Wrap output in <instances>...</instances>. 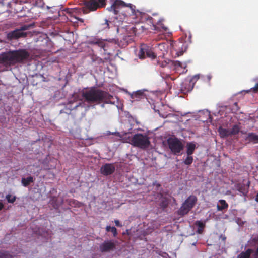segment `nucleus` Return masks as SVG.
<instances>
[{"instance_id": "obj_1", "label": "nucleus", "mask_w": 258, "mask_h": 258, "mask_svg": "<svg viewBox=\"0 0 258 258\" xmlns=\"http://www.w3.org/2000/svg\"><path fill=\"white\" fill-rule=\"evenodd\" d=\"M30 53L25 49L9 50L0 54V64L7 68L23 63L30 57Z\"/></svg>"}, {"instance_id": "obj_2", "label": "nucleus", "mask_w": 258, "mask_h": 258, "mask_svg": "<svg viewBox=\"0 0 258 258\" xmlns=\"http://www.w3.org/2000/svg\"><path fill=\"white\" fill-rule=\"evenodd\" d=\"M82 96L85 101L89 104L112 103L111 99L113 98V96L112 95L108 92L95 87L83 91Z\"/></svg>"}, {"instance_id": "obj_3", "label": "nucleus", "mask_w": 258, "mask_h": 258, "mask_svg": "<svg viewBox=\"0 0 258 258\" xmlns=\"http://www.w3.org/2000/svg\"><path fill=\"white\" fill-rule=\"evenodd\" d=\"M130 143L133 146L142 149H146L150 145V141L148 136L141 133L136 134L131 137Z\"/></svg>"}, {"instance_id": "obj_4", "label": "nucleus", "mask_w": 258, "mask_h": 258, "mask_svg": "<svg viewBox=\"0 0 258 258\" xmlns=\"http://www.w3.org/2000/svg\"><path fill=\"white\" fill-rule=\"evenodd\" d=\"M34 24L24 25L20 29H16L15 30L10 31L7 35V38L9 40L18 39L20 38H24L27 36L28 32L24 31L28 30L30 28L33 27Z\"/></svg>"}, {"instance_id": "obj_5", "label": "nucleus", "mask_w": 258, "mask_h": 258, "mask_svg": "<svg viewBox=\"0 0 258 258\" xmlns=\"http://www.w3.org/2000/svg\"><path fill=\"white\" fill-rule=\"evenodd\" d=\"M197 198L194 195H190L183 202L178 211V213L181 216L187 214L189 211L195 206L197 202Z\"/></svg>"}, {"instance_id": "obj_6", "label": "nucleus", "mask_w": 258, "mask_h": 258, "mask_svg": "<svg viewBox=\"0 0 258 258\" xmlns=\"http://www.w3.org/2000/svg\"><path fill=\"white\" fill-rule=\"evenodd\" d=\"M167 143L169 149L175 155H179L183 150L184 146L180 140L177 138H169Z\"/></svg>"}, {"instance_id": "obj_7", "label": "nucleus", "mask_w": 258, "mask_h": 258, "mask_svg": "<svg viewBox=\"0 0 258 258\" xmlns=\"http://www.w3.org/2000/svg\"><path fill=\"white\" fill-rule=\"evenodd\" d=\"M138 56L141 59H144L146 57L154 59L156 58V55L153 52L151 47L146 44H143L140 46Z\"/></svg>"}, {"instance_id": "obj_8", "label": "nucleus", "mask_w": 258, "mask_h": 258, "mask_svg": "<svg viewBox=\"0 0 258 258\" xmlns=\"http://www.w3.org/2000/svg\"><path fill=\"white\" fill-rule=\"evenodd\" d=\"M106 0H84V5L90 11H95L98 8L106 6Z\"/></svg>"}, {"instance_id": "obj_9", "label": "nucleus", "mask_w": 258, "mask_h": 258, "mask_svg": "<svg viewBox=\"0 0 258 258\" xmlns=\"http://www.w3.org/2000/svg\"><path fill=\"white\" fill-rule=\"evenodd\" d=\"M116 248L115 242L112 240L105 241L99 246V250L102 252H109Z\"/></svg>"}, {"instance_id": "obj_10", "label": "nucleus", "mask_w": 258, "mask_h": 258, "mask_svg": "<svg viewBox=\"0 0 258 258\" xmlns=\"http://www.w3.org/2000/svg\"><path fill=\"white\" fill-rule=\"evenodd\" d=\"M115 170V166L113 163H106L100 168L101 173L105 176L112 174Z\"/></svg>"}, {"instance_id": "obj_11", "label": "nucleus", "mask_w": 258, "mask_h": 258, "mask_svg": "<svg viewBox=\"0 0 258 258\" xmlns=\"http://www.w3.org/2000/svg\"><path fill=\"white\" fill-rule=\"evenodd\" d=\"M199 79V76L196 75L194 76L190 80L189 82H185L183 84L182 88V90L185 92L191 91L194 87V85L197 80Z\"/></svg>"}, {"instance_id": "obj_12", "label": "nucleus", "mask_w": 258, "mask_h": 258, "mask_svg": "<svg viewBox=\"0 0 258 258\" xmlns=\"http://www.w3.org/2000/svg\"><path fill=\"white\" fill-rule=\"evenodd\" d=\"M245 141L248 143H258V135L253 133H249L245 137Z\"/></svg>"}, {"instance_id": "obj_13", "label": "nucleus", "mask_w": 258, "mask_h": 258, "mask_svg": "<svg viewBox=\"0 0 258 258\" xmlns=\"http://www.w3.org/2000/svg\"><path fill=\"white\" fill-rule=\"evenodd\" d=\"M186 148V153L187 155H192L196 149V144L194 142L187 143Z\"/></svg>"}, {"instance_id": "obj_14", "label": "nucleus", "mask_w": 258, "mask_h": 258, "mask_svg": "<svg viewBox=\"0 0 258 258\" xmlns=\"http://www.w3.org/2000/svg\"><path fill=\"white\" fill-rule=\"evenodd\" d=\"M113 5L115 8V9L119 11V9L129 6L131 8V4H129L128 5H126V4L122 1L121 0H116L113 2Z\"/></svg>"}, {"instance_id": "obj_15", "label": "nucleus", "mask_w": 258, "mask_h": 258, "mask_svg": "<svg viewBox=\"0 0 258 258\" xmlns=\"http://www.w3.org/2000/svg\"><path fill=\"white\" fill-rule=\"evenodd\" d=\"M145 95L142 91L138 90L131 95V98L135 100H139L144 98Z\"/></svg>"}, {"instance_id": "obj_16", "label": "nucleus", "mask_w": 258, "mask_h": 258, "mask_svg": "<svg viewBox=\"0 0 258 258\" xmlns=\"http://www.w3.org/2000/svg\"><path fill=\"white\" fill-rule=\"evenodd\" d=\"M218 132L221 138H225L230 136L229 130L224 128L220 126L218 128Z\"/></svg>"}, {"instance_id": "obj_17", "label": "nucleus", "mask_w": 258, "mask_h": 258, "mask_svg": "<svg viewBox=\"0 0 258 258\" xmlns=\"http://www.w3.org/2000/svg\"><path fill=\"white\" fill-rule=\"evenodd\" d=\"M219 203L220 205H217V209L218 211H221L223 210H226L228 208V204L224 200H220Z\"/></svg>"}, {"instance_id": "obj_18", "label": "nucleus", "mask_w": 258, "mask_h": 258, "mask_svg": "<svg viewBox=\"0 0 258 258\" xmlns=\"http://www.w3.org/2000/svg\"><path fill=\"white\" fill-rule=\"evenodd\" d=\"M253 252L252 249L248 248L245 252H241L238 256L237 258H250V255Z\"/></svg>"}, {"instance_id": "obj_19", "label": "nucleus", "mask_w": 258, "mask_h": 258, "mask_svg": "<svg viewBox=\"0 0 258 258\" xmlns=\"http://www.w3.org/2000/svg\"><path fill=\"white\" fill-rule=\"evenodd\" d=\"M33 178L31 176H29L26 178H22L21 180L23 185L25 187L29 186L30 184V183H33Z\"/></svg>"}, {"instance_id": "obj_20", "label": "nucleus", "mask_w": 258, "mask_h": 258, "mask_svg": "<svg viewBox=\"0 0 258 258\" xmlns=\"http://www.w3.org/2000/svg\"><path fill=\"white\" fill-rule=\"evenodd\" d=\"M195 225L198 227V230H197V233L199 234H201L203 231V229L205 226V223H204L203 222L201 221H197L195 222Z\"/></svg>"}, {"instance_id": "obj_21", "label": "nucleus", "mask_w": 258, "mask_h": 258, "mask_svg": "<svg viewBox=\"0 0 258 258\" xmlns=\"http://www.w3.org/2000/svg\"><path fill=\"white\" fill-rule=\"evenodd\" d=\"M105 230L107 232H111L113 237H116L117 236L118 233L117 229L115 227H111L110 226H107L105 228Z\"/></svg>"}, {"instance_id": "obj_22", "label": "nucleus", "mask_w": 258, "mask_h": 258, "mask_svg": "<svg viewBox=\"0 0 258 258\" xmlns=\"http://www.w3.org/2000/svg\"><path fill=\"white\" fill-rule=\"evenodd\" d=\"M239 132V127L237 125L233 126L231 130H229V133L230 136L235 135L237 134Z\"/></svg>"}, {"instance_id": "obj_23", "label": "nucleus", "mask_w": 258, "mask_h": 258, "mask_svg": "<svg viewBox=\"0 0 258 258\" xmlns=\"http://www.w3.org/2000/svg\"><path fill=\"white\" fill-rule=\"evenodd\" d=\"M168 200L166 198H162L160 203V206L163 209L166 208L168 205Z\"/></svg>"}, {"instance_id": "obj_24", "label": "nucleus", "mask_w": 258, "mask_h": 258, "mask_svg": "<svg viewBox=\"0 0 258 258\" xmlns=\"http://www.w3.org/2000/svg\"><path fill=\"white\" fill-rule=\"evenodd\" d=\"M194 161V158L192 155H187L186 158L183 161L184 164L186 165H190Z\"/></svg>"}, {"instance_id": "obj_25", "label": "nucleus", "mask_w": 258, "mask_h": 258, "mask_svg": "<svg viewBox=\"0 0 258 258\" xmlns=\"http://www.w3.org/2000/svg\"><path fill=\"white\" fill-rule=\"evenodd\" d=\"M95 45H98L99 47L105 50V43L103 40L99 39H96V43Z\"/></svg>"}, {"instance_id": "obj_26", "label": "nucleus", "mask_w": 258, "mask_h": 258, "mask_svg": "<svg viewBox=\"0 0 258 258\" xmlns=\"http://www.w3.org/2000/svg\"><path fill=\"white\" fill-rule=\"evenodd\" d=\"M6 199L9 203H13L16 200V197L12 196L10 194H8L6 196Z\"/></svg>"}, {"instance_id": "obj_27", "label": "nucleus", "mask_w": 258, "mask_h": 258, "mask_svg": "<svg viewBox=\"0 0 258 258\" xmlns=\"http://www.w3.org/2000/svg\"><path fill=\"white\" fill-rule=\"evenodd\" d=\"M0 258H12V256L7 251H0Z\"/></svg>"}, {"instance_id": "obj_28", "label": "nucleus", "mask_w": 258, "mask_h": 258, "mask_svg": "<svg viewBox=\"0 0 258 258\" xmlns=\"http://www.w3.org/2000/svg\"><path fill=\"white\" fill-rule=\"evenodd\" d=\"M169 62L172 63V64H174L175 67H180L181 68L185 67V66H183V63L179 61H173L169 60Z\"/></svg>"}, {"instance_id": "obj_29", "label": "nucleus", "mask_w": 258, "mask_h": 258, "mask_svg": "<svg viewBox=\"0 0 258 258\" xmlns=\"http://www.w3.org/2000/svg\"><path fill=\"white\" fill-rule=\"evenodd\" d=\"M251 91H252L253 92H254V93L258 92V83H256L255 84V85L254 86V87H253V88H251L249 90H247L245 91V92L247 93H249Z\"/></svg>"}, {"instance_id": "obj_30", "label": "nucleus", "mask_w": 258, "mask_h": 258, "mask_svg": "<svg viewBox=\"0 0 258 258\" xmlns=\"http://www.w3.org/2000/svg\"><path fill=\"white\" fill-rule=\"evenodd\" d=\"M108 11L113 12V13L115 15L117 14L118 13V11L116 9H115V8L113 5V4H112V5L107 8Z\"/></svg>"}, {"instance_id": "obj_31", "label": "nucleus", "mask_w": 258, "mask_h": 258, "mask_svg": "<svg viewBox=\"0 0 258 258\" xmlns=\"http://www.w3.org/2000/svg\"><path fill=\"white\" fill-rule=\"evenodd\" d=\"M250 240L252 242L255 244L258 243V235L252 237Z\"/></svg>"}, {"instance_id": "obj_32", "label": "nucleus", "mask_w": 258, "mask_h": 258, "mask_svg": "<svg viewBox=\"0 0 258 258\" xmlns=\"http://www.w3.org/2000/svg\"><path fill=\"white\" fill-rule=\"evenodd\" d=\"M238 190L240 192H241V193H242L243 194H246L247 192V191H245V189H243V187L242 186H239V187L238 188Z\"/></svg>"}, {"instance_id": "obj_33", "label": "nucleus", "mask_w": 258, "mask_h": 258, "mask_svg": "<svg viewBox=\"0 0 258 258\" xmlns=\"http://www.w3.org/2000/svg\"><path fill=\"white\" fill-rule=\"evenodd\" d=\"M236 222L239 225H242L244 224V222L242 221L240 218H237L236 219Z\"/></svg>"}, {"instance_id": "obj_34", "label": "nucleus", "mask_w": 258, "mask_h": 258, "mask_svg": "<svg viewBox=\"0 0 258 258\" xmlns=\"http://www.w3.org/2000/svg\"><path fill=\"white\" fill-rule=\"evenodd\" d=\"M114 223L115 224V225L117 227H122V225L120 223L119 221L118 220H115Z\"/></svg>"}, {"instance_id": "obj_35", "label": "nucleus", "mask_w": 258, "mask_h": 258, "mask_svg": "<svg viewBox=\"0 0 258 258\" xmlns=\"http://www.w3.org/2000/svg\"><path fill=\"white\" fill-rule=\"evenodd\" d=\"M232 109L235 110L236 111H238L239 110V108H238V103L237 102H235L233 104Z\"/></svg>"}, {"instance_id": "obj_36", "label": "nucleus", "mask_w": 258, "mask_h": 258, "mask_svg": "<svg viewBox=\"0 0 258 258\" xmlns=\"http://www.w3.org/2000/svg\"><path fill=\"white\" fill-rule=\"evenodd\" d=\"M96 43V39L92 40H90L89 42V44H90L91 45H95Z\"/></svg>"}, {"instance_id": "obj_37", "label": "nucleus", "mask_w": 258, "mask_h": 258, "mask_svg": "<svg viewBox=\"0 0 258 258\" xmlns=\"http://www.w3.org/2000/svg\"><path fill=\"white\" fill-rule=\"evenodd\" d=\"M104 29L109 28L108 21L107 20H105V22L104 23Z\"/></svg>"}, {"instance_id": "obj_38", "label": "nucleus", "mask_w": 258, "mask_h": 258, "mask_svg": "<svg viewBox=\"0 0 258 258\" xmlns=\"http://www.w3.org/2000/svg\"><path fill=\"white\" fill-rule=\"evenodd\" d=\"M255 258L258 257V247H257L255 253L253 254Z\"/></svg>"}, {"instance_id": "obj_39", "label": "nucleus", "mask_w": 258, "mask_h": 258, "mask_svg": "<svg viewBox=\"0 0 258 258\" xmlns=\"http://www.w3.org/2000/svg\"><path fill=\"white\" fill-rule=\"evenodd\" d=\"M153 185H154V186H156V187H158H158H160V186H161V185H160V184L159 183H157L156 182H155L153 183Z\"/></svg>"}, {"instance_id": "obj_40", "label": "nucleus", "mask_w": 258, "mask_h": 258, "mask_svg": "<svg viewBox=\"0 0 258 258\" xmlns=\"http://www.w3.org/2000/svg\"><path fill=\"white\" fill-rule=\"evenodd\" d=\"M4 207V204L2 202H0V211L3 209Z\"/></svg>"}, {"instance_id": "obj_41", "label": "nucleus", "mask_w": 258, "mask_h": 258, "mask_svg": "<svg viewBox=\"0 0 258 258\" xmlns=\"http://www.w3.org/2000/svg\"><path fill=\"white\" fill-rule=\"evenodd\" d=\"M129 39H130V36H127L125 37V38H124V40L125 41H126L127 42H128Z\"/></svg>"}, {"instance_id": "obj_42", "label": "nucleus", "mask_w": 258, "mask_h": 258, "mask_svg": "<svg viewBox=\"0 0 258 258\" xmlns=\"http://www.w3.org/2000/svg\"><path fill=\"white\" fill-rule=\"evenodd\" d=\"M255 201L258 203V192L255 196Z\"/></svg>"}, {"instance_id": "obj_43", "label": "nucleus", "mask_w": 258, "mask_h": 258, "mask_svg": "<svg viewBox=\"0 0 258 258\" xmlns=\"http://www.w3.org/2000/svg\"><path fill=\"white\" fill-rule=\"evenodd\" d=\"M166 64H167L166 62H165L164 63L162 62V64H161V66L163 67H165L166 66Z\"/></svg>"}, {"instance_id": "obj_44", "label": "nucleus", "mask_w": 258, "mask_h": 258, "mask_svg": "<svg viewBox=\"0 0 258 258\" xmlns=\"http://www.w3.org/2000/svg\"><path fill=\"white\" fill-rule=\"evenodd\" d=\"M102 103V104H101V107H103H103H104V104H105V103ZM112 104H113V102H112Z\"/></svg>"}, {"instance_id": "obj_45", "label": "nucleus", "mask_w": 258, "mask_h": 258, "mask_svg": "<svg viewBox=\"0 0 258 258\" xmlns=\"http://www.w3.org/2000/svg\"><path fill=\"white\" fill-rule=\"evenodd\" d=\"M77 19L81 22H83V19L81 18H77Z\"/></svg>"}, {"instance_id": "obj_46", "label": "nucleus", "mask_w": 258, "mask_h": 258, "mask_svg": "<svg viewBox=\"0 0 258 258\" xmlns=\"http://www.w3.org/2000/svg\"><path fill=\"white\" fill-rule=\"evenodd\" d=\"M78 106H79V105H75V106L74 107V108H77V107H78Z\"/></svg>"}]
</instances>
